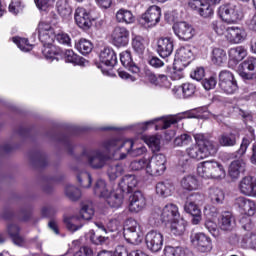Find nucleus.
<instances>
[{
    "instance_id": "obj_51",
    "label": "nucleus",
    "mask_w": 256,
    "mask_h": 256,
    "mask_svg": "<svg viewBox=\"0 0 256 256\" xmlns=\"http://www.w3.org/2000/svg\"><path fill=\"white\" fill-rule=\"evenodd\" d=\"M65 195L70 201H79V199H81V190L74 185H67Z\"/></svg>"
},
{
    "instance_id": "obj_55",
    "label": "nucleus",
    "mask_w": 256,
    "mask_h": 256,
    "mask_svg": "<svg viewBox=\"0 0 256 256\" xmlns=\"http://www.w3.org/2000/svg\"><path fill=\"white\" fill-rule=\"evenodd\" d=\"M193 138L189 134H181L180 136L174 139V147H187L191 145Z\"/></svg>"
},
{
    "instance_id": "obj_29",
    "label": "nucleus",
    "mask_w": 256,
    "mask_h": 256,
    "mask_svg": "<svg viewBox=\"0 0 256 256\" xmlns=\"http://www.w3.org/2000/svg\"><path fill=\"white\" fill-rule=\"evenodd\" d=\"M147 77L149 83H151V85H154L155 87H164L165 89H169V87H171V82L165 74L156 75L153 73H149Z\"/></svg>"
},
{
    "instance_id": "obj_7",
    "label": "nucleus",
    "mask_w": 256,
    "mask_h": 256,
    "mask_svg": "<svg viewBox=\"0 0 256 256\" xmlns=\"http://www.w3.org/2000/svg\"><path fill=\"white\" fill-rule=\"evenodd\" d=\"M219 87L222 93L226 95H235L239 91V85L235 79V75L229 70H222L219 73Z\"/></svg>"
},
{
    "instance_id": "obj_26",
    "label": "nucleus",
    "mask_w": 256,
    "mask_h": 256,
    "mask_svg": "<svg viewBox=\"0 0 256 256\" xmlns=\"http://www.w3.org/2000/svg\"><path fill=\"white\" fill-rule=\"evenodd\" d=\"M238 132H224L218 137L220 147H235L239 142Z\"/></svg>"
},
{
    "instance_id": "obj_61",
    "label": "nucleus",
    "mask_w": 256,
    "mask_h": 256,
    "mask_svg": "<svg viewBox=\"0 0 256 256\" xmlns=\"http://www.w3.org/2000/svg\"><path fill=\"white\" fill-rule=\"evenodd\" d=\"M198 13L201 17H204V19H207L211 16H213V8L211 7V4L209 2H202V5L200 6Z\"/></svg>"
},
{
    "instance_id": "obj_36",
    "label": "nucleus",
    "mask_w": 256,
    "mask_h": 256,
    "mask_svg": "<svg viewBox=\"0 0 256 256\" xmlns=\"http://www.w3.org/2000/svg\"><path fill=\"white\" fill-rule=\"evenodd\" d=\"M30 161L34 167L43 169L47 167V155L44 152L36 151L30 154Z\"/></svg>"
},
{
    "instance_id": "obj_62",
    "label": "nucleus",
    "mask_w": 256,
    "mask_h": 256,
    "mask_svg": "<svg viewBox=\"0 0 256 256\" xmlns=\"http://www.w3.org/2000/svg\"><path fill=\"white\" fill-rule=\"evenodd\" d=\"M147 167H148L147 159L134 160L130 163V169L132 171H141L145 169L147 173Z\"/></svg>"
},
{
    "instance_id": "obj_6",
    "label": "nucleus",
    "mask_w": 256,
    "mask_h": 256,
    "mask_svg": "<svg viewBox=\"0 0 256 256\" xmlns=\"http://www.w3.org/2000/svg\"><path fill=\"white\" fill-rule=\"evenodd\" d=\"M78 163H88L92 169H103L109 161V156L101 150H85L78 158Z\"/></svg>"
},
{
    "instance_id": "obj_47",
    "label": "nucleus",
    "mask_w": 256,
    "mask_h": 256,
    "mask_svg": "<svg viewBox=\"0 0 256 256\" xmlns=\"http://www.w3.org/2000/svg\"><path fill=\"white\" fill-rule=\"evenodd\" d=\"M132 48L137 55H143L145 53V38L136 35L132 38Z\"/></svg>"
},
{
    "instance_id": "obj_58",
    "label": "nucleus",
    "mask_w": 256,
    "mask_h": 256,
    "mask_svg": "<svg viewBox=\"0 0 256 256\" xmlns=\"http://www.w3.org/2000/svg\"><path fill=\"white\" fill-rule=\"evenodd\" d=\"M89 239L93 245H107V241H109V237L97 235L94 230L89 232Z\"/></svg>"
},
{
    "instance_id": "obj_54",
    "label": "nucleus",
    "mask_w": 256,
    "mask_h": 256,
    "mask_svg": "<svg viewBox=\"0 0 256 256\" xmlns=\"http://www.w3.org/2000/svg\"><path fill=\"white\" fill-rule=\"evenodd\" d=\"M165 256H187V252H185V248L181 246L173 247L166 246L164 249Z\"/></svg>"
},
{
    "instance_id": "obj_56",
    "label": "nucleus",
    "mask_w": 256,
    "mask_h": 256,
    "mask_svg": "<svg viewBox=\"0 0 256 256\" xmlns=\"http://www.w3.org/2000/svg\"><path fill=\"white\" fill-rule=\"evenodd\" d=\"M197 87L193 83H184L181 85V91L184 99H189V97H193L195 95Z\"/></svg>"
},
{
    "instance_id": "obj_18",
    "label": "nucleus",
    "mask_w": 256,
    "mask_h": 256,
    "mask_svg": "<svg viewBox=\"0 0 256 256\" xmlns=\"http://www.w3.org/2000/svg\"><path fill=\"white\" fill-rule=\"evenodd\" d=\"M235 207H238L239 211L248 217H253L256 213V203L255 201L240 196L234 201Z\"/></svg>"
},
{
    "instance_id": "obj_59",
    "label": "nucleus",
    "mask_w": 256,
    "mask_h": 256,
    "mask_svg": "<svg viewBox=\"0 0 256 256\" xmlns=\"http://www.w3.org/2000/svg\"><path fill=\"white\" fill-rule=\"evenodd\" d=\"M10 13L12 15H19V13H23V9H25V4L21 2V0H12L8 7Z\"/></svg>"
},
{
    "instance_id": "obj_37",
    "label": "nucleus",
    "mask_w": 256,
    "mask_h": 256,
    "mask_svg": "<svg viewBox=\"0 0 256 256\" xmlns=\"http://www.w3.org/2000/svg\"><path fill=\"white\" fill-rule=\"evenodd\" d=\"M156 194L163 199L173 195V184L169 182H158L155 187Z\"/></svg>"
},
{
    "instance_id": "obj_27",
    "label": "nucleus",
    "mask_w": 256,
    "mask_h": 256,
    "mask_svg": "<svg viewBox=\"0 0 256 256\" xmlns=\"http://www.w3.org/2000/svg\"><path fill=\"white\" fill-rule=\"evenodd\" d=\"M184 211L192 216V225H199L201 223V209L197 204L186 200Z\"/></svg>"
},
{
    "instance_id": "obj_57",
    "label": "nucleus",
    "mask_w": 256,
    "mask_h": 256,
    "mask_svg": "<svg viewBox=\"0 0 256 256\" xmlns=\"http://www.w3.org/2000/svg\"><path fill=\"white\" fill-rule=\"evenodd\" d=\"M179 122L177 117L175 116H169L166 118H162V122L159 125H156V131H159L161 129H169L171 125H175Z\"/></svg>"
},
{
    "instance_id": "obj_4",
    "label": "nucleus",
    "mask_w": 256,
    "mask_h": 256,
    "mask_svg": "<svg viewBox=\"0 0 256 256\" xmlns=\"http://www.w3.org/2000/svg\"><path fill=\"white\" fill-rule=\"evenodd\" d=\"M218 15L224 23L235 25L243 20V9L235 2H228L218 8Z\"/></svg>"
},
{
    "instance_id": "obj_10",
    "label": "nucleus",
    "mask_w": 256,
    "mask_h": 256,
    "mask_svg": "<svg viewBox=\"0 0 256 256\" xmlns=\"http://www.w3.org/2000/svg\"><path fill=\"white\" fill-rule=\"evenodd\" d=\"M86 128H81L79 126H73L70 128L69 134H49V137L52 138L53 141H57L64 145L70 155H73V143L71 142L72 135H79L82 131H85Z\"/></svg>"
},
{
    "instance_id": "obj_13",
    "label": "nucleus",
    "mask_w": 256,
    "mask_h": 256,
    "mask_svg": "<svg viewBox=\"0 0 256 256\" xmlns=\"http://www.w3.org/2000/svg\"><path fill=\"white\" fill-rule=\"evenodd\" d=\"M159 21H161V8L155 5L150 6L140 19V23L146 27H155Z\"/></svg>"
},
{
    "instance_id": "obj_5",
    "label": "nucleus",
    "mask_w": 256,
    "mask_h": 256,
    "mask_svg": "<svg viewBox=\"0 0 256 256\" xmlns=\"http://www.w3.org/2000/svg\"><path fill=\"white\" fill-rule=\"evenodd\" d=\"M95 215V210L91 204H82L80 209V216H72L64 218V223L68 231H79L83 227V221H89Z\"/></svg>"
},
{
    "instance_id": "obj_42",
    "label": "nucleus",
    "mask_w": 256,
    "mask_h": 256,
    "mask_svg": "<svg viewBox=\"0 0 256 256\" xmlns=\"http://www.w3.org/2000/svg\"><path fill=\"white\" fill-rule=\"evenodd\" d=\"M211 61L214 65H223L227 61V52L222 48H214L211 52Z\"/></svg>"
},
{
    "instance_id": "obj_63",
    "label": "nucleus",
    "mask_w": 256,
    "mask_h": 256,
    "mask_svg": "<svg viewBox=\"0 0 256 256\" xmlns=\"http://www.w3.org/2000/svg\"><path fill=\"white\" fill-rule=\"evenodd\" d=\"M210 27L217 35H225V32L227 33V27H225V24L221 20L212 21Z\"/></svg>"
},
{
    "instance_id": "obj_38",
    "label": "nucleus",
    "mask_w": 256,
    "mask_h": 256,
    "mask_svg": "<svg viewBox=\"0 0 256 256\" xmlns=\"http://www.w3.org/2000/svg\"><path fill=\"white\" fill-rule=\"evenodd\" d=\"M137 177L133 174H128L125 175L121 182H120V187L124 189V191H127L128 193H132L133 189L137 187Z\"/></svg>"
},
{
    "instance_id": "obj_20",
    "label": "nucleus",
    "mask_w": 256,
    "mask_h": 256,
    "mask_svg": "<svg viewBox=\"0 0 256 256\" xmlns=\"http://www.w3.org/2000/svg\"><path fill=\"white\" fill-rule=\"evenodd\" d=\"M173 49H175V43L172 38H160L157 41L156 51L158 55L162 57V59H167V57H171L173 55Z\"/></svg>"
},
{
    "instance_id": "obj_28",
    "label": "nucleus",
    "mask_w": 256,
    "mask_h": 256,
    "mask_svg": "<svg viewBox=\"0 0 256 256\" xmlns=\"http://www.w3.org/2000/svg\"><path fill=\"white\" fill-rule=\"evenodd\" d=\"M100 61L106 67H113L117 65V54L111 48H104L100 53Z\"/></svg>"
},
{
    "instance_id": "obj_34",
    "label": "nucleus",
    "mask_w": 256,
    "mask_h": 256,
    "mask_svg": "<svg viewBox=\"0 0 256 256\" xmlns=\"http://www.w3.org/2000/svg\"><path fill=\"white\" fill-rule=\"evenodd\" d=\"M123 171H125L123 164H120L119 162H112L108 164L107 175L110 181H115V179L121 177L123 175Z\"/></svg>"
},
{
    "instance_id": "obj_9",
    "label": "nucleus",
    "mask_w": 256,
    "mask_h": 256,
    "mask_svg": "<svg viewBox=\"0 0 256 256\" xmlns=\"http://www.w3.org/2000/svg\"><path fill=\"white\" fill-rule=\"evenodd\" d=\"M167 169V157L164 154H153L148 160L147 173L159 177L163 175Z\"/></svg>"
},
{
    "instance_id": "obj_14",
    "label": "nucleus",
    "mask_w": 256,
    "mask_h": 256,
    "mask_svg": "<svg viewBox=\"0 0 256 256\" xmlns=\"http://www.w3.org/2000/svg\"><path fill=\"white\" fill-rule=\"evenodd\" d=\"M176 37L181 41H189L195 36V28L185 21L175 23L172 27Z\"/></svg>"
},
{
    "instance_id": "obj_23",
    "label": "nucleus",
    "mask_w": 256,
    "mask_h": 256,
    "mask_svg": "<svg viewBox=\"0 0 256 256\" xmlns=\"http://www.w3.org/2000/svg\"><path fill=\"white\" fill-rule=\"evenodd\" d=\"M241 67L243 71L240 72V77L242 79H247L250 81L251 79H255L256 75V58L253 56H250L247 58V60H244L241 63Z\"/></svg>"
},
{
    "instance_id": "obj_22",
    "label": "nucleus",
    "mask_w": 256,
    "mask_h": 256,
    "mask_svg": "<svg viewBox=\"0 0 256 256\" xmlns=\"http://www.w3.org/2000/svg\"><path fill=\"white\" fill-rule=\"evenodd\" d=\"M129 202V211H131V213H139L140 211H143L145 205H147V200L141 191H135L129 197Z\"/></svg>"
},
{
    "instance_id": "obj_31",
    "label": "nucleus",
    "mask_w": 256,
    "mask_h": 256,
    "mask_svg": "<svg viewBox=\"0 0 256 256\" xmlns=\"http://www.w3.org/2000/svg\"><path fill=\"white\" fill-rule=\"evenodd\" d=\"M245 167V161L234 160L229 166L228 175L231 177V179H239L241 173H245Z\"/></svg>"
},
{
    "instance_id": "obj_32",
    "label": "nucleus",
    "mask_w": 256,
    "mask_h": 256,
    "mask_svg": "<svg viewBox=\"0 0 256 256\" xmlns=\"http://www.w3.org/2000/svg\"><path fill=\"white\" fill-rule=\"evenodd\" d=\"M219 226L222 231H231L235 227V217L231 212H224L219 219Z\"/></svg>"
},
{
    "instance_id": "obj_39",
    "label": "nucleus",
    "mask_w": 256,
    "mask_h": 256,
    "mask_svg": "<svg viewBox=\"0 0 256 256\" xmlns=\"http://www.w3.org/2000/svg\"><path fill=\"white\" fill-rule=\"evenodd\" d=\"M20 231L21 229L17 224H10L8 226V235L11 237L13 244L18 245V247H21L25 243V240L19 234Z\"/></svg>"
},
{
    "instance_id": "obj_12",
    "label": "nucleus",
    "mask_w": 256,
    "mask_h": 256,
    "mask_svg": "<svg viewBox=\"0 0 256 256\" xmlns=\"http://www.w3.org/2000/svg\"><path fill=\"white\" fill-rule=\"evenodd\" d=\"M38 33V39L43 43L44 47L47 45H53L55 42V29L51 27V24L40 22L36 29Z\"/></svg>"
},
{
    "instance_id": "obj_30",
    "label": "nucleus",
    "mask_w": 256,
    "mask_h": 256,
    "mask_svg": "<svg viewBox=\"0 0 256 256\" xmlns=\"http://www.w3.org/2000/svg\"><path fill=\"white\" fill-rule=\"evenodd\" d=\"M249 134H246L245 137L242 139L240 144V148L238 149L237 153L240 157H243L245 153H247V149H249V145L255 141V129L253 127H248Z\"/></svg>"
},
{
    "instance_id": "obj_46",
    "label": "nucleus",
    "mask_w": 256,
    "mask_h": 256,
    "mask_svg": "<svg viewBox=\"0 0 256 256\" xmlns=\"http://www.w3.org/2000/svg\"><path fill=\"white\" fill-rule=\"evenodd\" d=\"M209 197L214 205H221L225 201V193L220 188H210Z\"/></svg>"
},
{
    "instance_id": "obj_60",
    "label": "nucleus",
    "mask_w": 256,
    "mask_h": 256,
    "mask_svg": "<svg viewBox=\"0 0 256 256\" xmlns=\"http://www.w3.org/2000/svg\"><path fill=\"white\" fill-rule=\"evenodd\" d=\"M147 144L153 153H159L161 151V139L157 136H149L147 139Z\"/></svg>"
},
{
    "instance_id": "obj_50",
    "label": "nucleus",
    "mask_w": 256,
    "mask_h": 256,
    "mask_svg": "<svg viewBox=\"0 0 256 256\" xmlns=\"http://www.w3.org/2000/svg\"><path fill=\"white\" fill-rule=\"evenodd\" d=\"M77 181L81 187H84V189H89V187H91V183H93V178L89 172L82 171L77 175Z\"/></svg>"
},
{
    "instance_id": "obj_8",
    "label": "nucleus",
    "mask_w": 256,
    "mask_h": 256,
    "mask_svg": "<svg viewBox=\"0 0 256 256\" xmlns=\"http://www.w3.org/2000/svg\"><path fill=\"white\" fill-rule=\"evenodd\" d=\"M124 239L132 245H139L143 241L139 223L136 220L128 219L124 226Z\"/></svg>"
},
{
    "instance_id": "obj_17",
    "label": "nucleus",
    "mask_w": 256,
    "mask_h": 256,
    "mask_svg": "<svg viewBox=\"0 0 256 256\" xmlns=\"http://www.w3.org/2000/svg\"><path fill=\"white\" fill-rule=\"evenodd\" d=\"M190 239L191 243L193 245H196L198 251H200L201 253H208V251H211V238L205 235V233L191 234Z\"/></svg>"
},
{
    "instance_id": "obj_44",
    "label": "nucleus",
    "mask_w": 256,
    "mask_h": 256,
    "mask_svg": "<svg viewBox=\"0 0 256 256\" xmlns=\"http://www.w3.org/2000/svg\"><path fill=\"white\" fill-rule=\"evenodd\" d=\"M178 59L189 65L193 61V50L189 46H183L177 51Z\"/></svg>"
},
{
    "instance_id": "obj_43",
    "label": "nucleus",
    "mask_w": 256,
    "mask_h": 256,
    "mask_svg": "<svg viewBox=\"0 0 256 256\" xmlns=\"http://www.w3.org/2000/svg\"><path fill=\"white\" fill-rule=\"evenodd\" d=\"M181 185L186 191H196L199 189V180L193 175H188L181 180Z\"/></svg>"
},
{
    "instance_id": "obj_35",
    "label": "nucleus",
    "mask_w": 256,
    "mask_h": 256,
    "mask_svg": "<svg viewBox=\"0 0 256 256\" xmlns=\"http://www.w3.org/2000/svg\"><path fill=\"white\" fill-rule=\"evenodd\" d=\"M230 61L234 63H240L245 57H247V49L243 46H236L229 50Z\"/></svg>"
},
{
    "instance_id": "obj_52",
    "label": "nucleus",
    "mask_w": 256,
    "mask_h": 256,
    "mask_svg": "<svg viewBox=\"0 0 256 256\" xmlns=\"http://www.w3.org/2000/svg\"><path fill=\"white\" fill-rule=\"evenodd\" d=\"M13 43L17 45L18 49L24 52H29L33 49V45L29 43V40L27 38H21V37H13L12 38Z\"/></svg>"
},
{
    "instance_id": "obj_1",
    "label": "nucleus",
    "mask_w": 256,
    "mask_h": 256,
    "mask_svg": "<svg viewBox=\"0 0 256 256\" xmlns=\"http://www.w3.org/2000/svg\"><path fill=\"white\" fill-rule=\"evenodd\" d=\"M194 139L197 145L187 148L186 153L191 159H207L211 155L217 153V146L215 141L212 140L210 134L197 133L194 134Z\"/></svg>"
},
{
    "instance_id": "obj_25",
    "label": "nucleus",
    "mask_w": 256,
    "mask_h": 256,
    "mask_svg": "<svg viewBox=\"0 0 256 256\" xmlns=\"http://www.w3.org/2000/svg\"><path fill=\"white\" fill-rule=\"evenodd\" d=\"M120 61L123 67L125 69H128L130 73H133L134 75H139L141 73V69L135 62H133V57L131 56V51L126 50L124 52L120 53Z\"/></svg>"
},
{
    "instance_id": "obj_53",
    "label": "nucleus",
    "mask_w": 256,
    "mask_h": 256,
    "mask_svg": "<svg viewBox=\"0 0 256 256\" xmlns=\"http://www.w3.org/2000/svg\"><path fill=\"white\" fill-rule=\"evenodd\" d=\"M42 54L44 55L45 59H48L50 61L57 60L59 61V58L57 55H59V52H57L55 46L53 44L44 46V49L42 50Z\"/></svg>"
},
{
    "instance_id": "obj_19",
    "label": "nucleus",
    "mask_w": 256,
    "mask_h": 256,
    "mask_svg": "<svg viewBox=\"0 0 256 256\" xmlns=\"http://www.w3.org/2000/svg\"><path fill=\"white\" fill-rule=\"evenodd\" d=\"M239 191L246 197H256V178L253 176H245L239 182Z\"/></svg>"
},
{
    "instance_id": "obj_2",
    "label": "nucleus",
    "mask_w": 256,
    "mask_h": 256,
    "mask_svg": "<svg viewBox=\"0 0 256 256\" xmlns=\"http://www.w3.org/2000/svg\"><path fill=\"white\" fill-rule=\"evenodd\" d=\"M102 147L108 153H115V151H119V149H126L127 155L130 157H141V155H145L147 153V148L145 146L135 147V143L133 140H121L119 138L106 140L103 142Z\"/></svg>"
},
{
    "instance_id": "obj_45",
    "label": "nucleus",
    "mask_w": 256,
    "mask_h": 256,
    "mask_svg": "<svg viewBox=\"0 0 256 256\" xmlns=\"http://www.w3.org/2000/svg\"><path fill=\"white\" fill-rule=\"evenodd\" d=\"M75 49L81 53V55H89L93 51V43L85 38H81L75 43Z\"/></svg>"
},
{
    "instance_id": "obj_24",
    "label": "nucleus",
    "mask_w": 256,
    "mask_h": 256,
    "mask_svg": "<svg viewBox=\"0 0 256 256\" xmlns=\"http://www.w3.org/2000/svg\"><path fill=\"white\" fill-rule=\"evenodd\" d=\"M179 219V208L175 204H167L160 211V221L162 223H172Z\"/></svg>"
},
{
    "instance_id": "obj_16",
    "label": "nucleus",
    "mask_w": 256,
    "mask_h": 256,
    "mask_svg": "<svg viewBox=\"0 0 256 256\" xmlns=\"http://www.w3.org/2000/svg\"><path fill=\"white\" fill-rule=\"evenodd\" d=\"M74 19L76 25H78V27L84 31L91 29V25H93L91 14L83 7H78L75 10Z\"/></svg>"
},
{
    "instance_id": "obj_48",
    "label": "nucleus",
    "mask_w": 256,
    "mask_h": 256,
    "mask_svg": "<svg viewBox=\"0 0 256 256\" xmlns=\"http://www.w3.org/2000/svg\"><path fill=\"white\" fill-rule=\"evenodd\" d=\"M105 199H106V203L110 207L119 208L121 207V205H123V194L110 192V194Z\"/></svg>"
},
{
    "instance_id": "obj_21",
    "label": "nucleus",
    "mask_w": 256,
    "mask_h": 256,
    "mask_svg": "<svg viewBox=\"0 0 256 256\" xmlns=\"http://www.w3.org/2000/svg\"><path fill=\"white\" fill-rule=\"evenodd\" d=\"M226 39L232 45H238L239 43H243V41L247 39V32L241 27H228Z\"/></svg>"
},
{
    "instance_id": "obj_33",
    "label": "nucleus",
    "mask_w": 256,
    "mask_h": 256,
    "mask_svg": "<svg viewBox=\"0 0 256 256\" xmlns=\"http://www.w3.org/2000/svg\"><path fill=\"white\" fill-rule=\"evenodd\" d=\"M170 233L175 237H181L185 233L187 227V221L183 218H177L176 220L170 222Z\"/></svg>"
},
{
    "instance_id": "obj_15",
    "label": "nucleus",
    "mask_w": 256,
    "mask_h": 256,
    "mask_svg": "<svg viewBox=\"0 0 256 256\" xmlns=\"http://www.w3.org/2000/svg\"><path fill=\"white\" fill-rule=\"evenodd\" d=\"M111 41L115 47H127L129 45L130 32L127 28L117 26L111 32Z\"/></svg>"
},
{
    "instance_id": "obj_64",
    "label": "nucleus",
    "mask_w": 256,
    "mask_h": 256,
    "mask_svg": "<svg viewBox=\"0 0 256 256\" xmlns=\"http://www.w3.org/2000/svg\"><path fill=\"white\" fill-rule=\"evenodd\" d=\"M54 40L60 43V45H66V47H71V37L65 32L55 34Z\"/></svg>"
},
{
    "instance_id": "obj_3",
    "label": "nucleus",
    "mask_w": 256,
    "mask_h": 256,
    "mask_svg": "<svg viewBox=\"0 0 256 256\" xmlns=\"http://www.w3.org/2000/svg\"><path fill=\"white\" fill-rule=\"evenodd\" d=\"M197 173L203 179H225L227 173L217 160H206L198 164Z\"/></svg>"
},
{
    "instance_id": "obj_49",
    "label": "nucleus",
    "mask_w": 256,
    "mask_h": 256,
    "mask_svg": "<svg viewBox=\"0 0 256 256\" xmlns=\"http://www.w3.org/2000/svg\"><path fill=\"white\" fill-rule=\"evenodd\" d=\"M56 7L58 14L62 16L63 19H67V17H70L71 13H73V9L66 1H58Z\"/></svg>"
},
{
    "instance_id": "obj_11",
    "label": "nucleus",
    "mask_w": 256,
    "mask_h": 256,
    "mask_svg": "<svg viewBox=\"0 0 256 256\" xmlns=\"http://www.w3.org/2000/svg\"><path fill=\"white\" fill-rule=\"evenodd\" d=\"M163 234L157 230H150L145 236L146 247L151 253H159L163 249Z\"/></svg>"
},
{
    "instance_id": "obj_41",
    "label": "nucleus",
    "mask_w": 256,
    "mask_h": 256,
    "mask_svg": "<svg viewBox=\"0 0 256 256\" xmlns=\"http://www.w3.org/2000/svg\"><path fill=\"white\" fill-rule=\"evenodd\" d=\"M116 21H118V23H126V25H129L135 22V16H133V12L127 9H120L116 13Z\"/></svg>"
},
{
    "instance_id": "obj_40",
    "label": "nucleus",
    "mask_w": 256,
    "mask_h": 256,
    "mask_svg": "<svg viewBox=\"0 0 256 256\" xmlns=\"http://www.w3.org/2000/svg\"><path fill=\"white\" fill-rule=\"evenodd\" d=\"M110 193L111 191L107 188V182L103 179H98L94 185V195L105 199L106 197H109Z\"/></svg>"
}]
</instances>
